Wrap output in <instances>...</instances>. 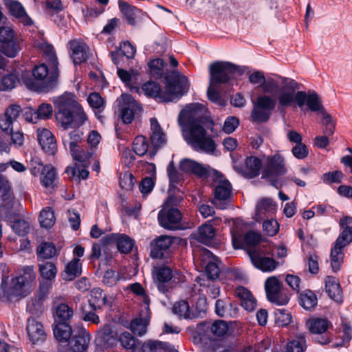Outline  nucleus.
I'll return each mask as SVG.
<instances>
[{"label": "nucleus", "mask_w": 352, "mask_h": 352, "mask_svg": "<svg viewBox=\"0 0 352 352\" xmlns=\"http://www.w3.org/2000/svg\"><path fill=\"white\" fill-rule=\"evenodd\" d=\"M153 278L160 292L164 293L168 289L165 283L172 280L173 273L168 267H160L153 270Z\"/></svg>", "instance_id": "nucleus-32"}, {"label": "nucleus", "mask_w": 352, "mask_h": 352, "mask_svg": "<svg viewBox=\"0 0 352 352\" xmlns=\"http://www.w3.org/2000/svg\"><path fill=\"white\" fill-rule=\"evenodd\" d=\"M275 322L280 327L289 324L292 322V316L289 311L284 309H278L274 311Z\"/></svg>", "instance_id": "nucleus-60"}, {"label": "nucleus", "mask_w": 352, "mask_h": 352, "mask_svg": "<svg viewBox=\"0 0 352 352\" xmlns=\"http://www.w3.org/2000/svg\"><path fill=\"white\" fill-rule=\"evenodd\" d=\"M55 338L60 342L67 341L72 335V328L66 322H58L54 328Z\"/></svg>", "instance_id": "nucleus-50"}, {"label": "nucleus", "mask_w": 352, "mask_h": 352, "mask_svg": "<svg viewBox=\"0 0 352 352\" xmlns=\"http://www.w3.org/2000/svg\"><path fill=\"white\" fill-rule=\"evenodd\" d=\"M0 197L3 202L5 203V206L9 205L13 199L9 182L1 177H0Z\"/></svg>", "instance_id": "nucleus-56"}, {"label": "nucleus", "mask_w": 352, "mask_h": 352, "mask_svg": "<svg viewBox=\"0 0 352 352\" xmlns=\"http://www.w3.org/2000/svg\"><path fill=\"white\" fill-rule=\"evenodd\" d=\"M232 228H231L232 241L233 247L239 249L242 247L243 222L241 219L232 220Z\"/></svg>", "instance_id": "nucleus-44"}, {"label": "nucleus", "mask_w": 352, "mask_h": 352, "mask_svg": "<svg viewBox=\"0 0 352 352\" xmlns=\"http://www.w3.org/2000/svg\"><path fill=\"white\" fill-rule=\"evenodd\" d=\"M261 168V160L256 157H249L245 160V167L239 170L243 175L254 177L258 175Z\"/></svg>", "instance_id": "nucleus-43"}, {"label": "nucleus", "mask_w": 352, "mask_h": 352, "mask_svg": "<svg viewBox=\"0 0 352 352\" xmlns=\"http://www.w3.org/2000/svg\"><path fill=\"white\" fill-rule=\"evenodd\" d=\"M248 80L253 85L260 86L265 94L276 93L279 90L298 91L300 87V85L292 78L280 76L265 77L264 73L261 71L250 74Z\"/></svg>", "instance_id": "nucleus-4"}, {"label": "nucleus", "mask_w": 352, "mask_h": 352, "mask_svg": "<svg viewBox=\"0 0 352 352\" xmlns=\"http://www.w3.org/2000/svg\"><path fill=\"white\" fill-rule=\"evenodd\" d=\"M244 70L229 62L217 61L210 65V82L211 85L226 83L236 74L242 75Z\"/></svg>", "instance_id": "nucleus-8"}, {"label": "nucleus", "mask_w": 352, "mask_h": 352, "mask_svg": "<svg viewBox=\"0 0 352 352\" xmlns=\"http://www.w3.org/2000/svg\"><path fill=\"white\" fill-rule=\"evenodd\" d=\"M119 103L120 116L125 124L131 123L134 116L140 111V105L130 95L123 94L117 100Z\"/></svg>", "instance_id": "nucleus-16"}, {"label": "nucleus", "mask_w": 352, "mask_h": 352, "mask_svg": "<svg viewBox=\"0 0 352 352\" xmlns=\"http://www.w3.org/2000/svg\"><path fill=\"white\" fill-rule=\"evenodd\" d=\"M117 73L121 80L125 83L131 91L140 94V87L135 85L139 76V73L137 70L131 69L130 71H126L118 68Z\"/></svg>", "instance_id": "nucleus-35"}, {"label": "nucleus", "mask_w": 352, "mask_h": 352, "mask_svg": "<svg viewBox=\"0 0 352 352\" xmlns=\"http://www.w3.org/2000/svg\"><path fill=\"white\" fill-rule=\"evenodd\" d=\"M173 242V238L162 235L151 243V256L154 258H161L163 251L168 249Z\"/></svg>", "instance_id": "nucleus-29"}, {"label": "nucleus", "mask_w": 352, "mask_h": 352, "mask_svg": "<svg viewBox=\"0 0 352 352\" xmlns=\"http://www.w3.org/2000/svg\"><path fill=\"white\" fill-rule=\"evenodd\" d=\"M41 292L49 293L58 274L57 263L53 261H37Z\"/></svg>", "instance_id": "nucleus-9"}, {"label": "nucleus", "mask_w": 352, "mask_h": 352, "mask_svg": "<svg viewBox=\"0 0 352 352\" xmlns=\"http://www.w3.org/2000/svg\"><path fill=\"white\" fill-rule=\"evenodd\" d=\"M52 67L54 72L52 74H50L45 65L41 64L35 67L32 71L34 79L42 84H50L52 81L54 80L58 76L57 66H52Z\"/></svg>", "instance_id": "nucleus-33"}, {"label": "nucleus", "mask_w": 352, "mask_h": 352, "mask_svg": "<svg viewBox=\"0 0 352 352\" xmlns=\"http://www.w3.org/2000/svg\"><path fill=\"white\" fill-rule=\"evenodd\" d=\"M325 288L329 296L338 302L342 299V292L338 279L333 276H327L325 280Z\"/></svg>", "instance_id": "nucleus-41"}, {"label": "nucleus", "mask_w": 352, "mask_h": 352, "mask_svg": "<svg viewBox=\"0 0 352 352\" xmlns=\"http://www.w3.org/2000/svg\"><path fill=\"white\" fill-rule=\"evenodd\" d=\"M179 169L185 173H192L199 177H204L208 173V167L190 160L184 159L179 163Z\"/></svg>", "instance_id": "nucleus-36"}, {"label": "nucleus", "mask_w": 352, "mask_h": 352, "mask_svg": "<svg viewBox=\"0 0 352 352\" xmlns=\"http://www.w3.org/2000/svg\"><path fill=\"white\" fill-rule=\"evenodd\" d=\"M5 5L10 14L25 25L32 23L31 18L27 14L22 4L15 0H5Z\"/></svg>", "instance_id": "nucleus-24"}, {"label": "nucleus", "mask_w": 352, "mask_h": 352, "mask_svg": "<svg viewBox=\"0 0 352 352\" xmlns=\"http://www.w3.org/2000/svg\"><path fill=\"white\" fill-rule=\"evenodd\" d=\"M248 253L252 265L263 272H271L278 265V263L272 257L267 256L261 248L249 250Z\"/></svg>", "instance_id": "nucleus-15"}, {"label": "nucleus", "mask_w": 352, "mask_h": 352, "mask_svg": "<svg viewBox=\"0 0 352 352\" xmlns=\"http://www.w3.org/2000/svg\"><path fill=\"white\" fill-rule=\"evenodd\" d=\"M194 258L199 262L201 267L205 268V272L208 280L217 278L220 274V268L217 258L207 249L201 248L194 251Z\"/></svg>", "instance_id": "nucleus-11"}, {"label": "nucleus", "mask_w": 352, "mask_h": 352, "mask_svg": "<svg viewBox=\"0 0 352 352\" xmlns=\"http://www.w3.org/2000/svg\"><path fill=\"white\" fill-rule=\"evenodd\" d=\"M39 47L41 50L44 53V54L46 56L48 60L51 62L52 66L56 67L58 64L57 58L54 52L53 47L45 42H43L40 43Z\"/></svg>", "instance_id": "nucleus-64"}, {"label": "nucleus", "mask_w": 352, "mask_h": 352, "mask_svg": "<svg viewBox=\"0 0 352 352\" xmlns=\"http://www.w3.org/2000/svg\"><path fill=\"white\" fill-rule=\"evenodd\" d=\"M300 305L305 309H311L317 305V298L311 290L302 292L299 296Z\"/></svg>", "instance_id": "nucleus-53"}, {"label": "nucleus", "mask_w": 352, "mask_h": 352, "mask_svg": "<svg viewBox=\"0 0 352 352\" xmlns=\"http://www.w3.org/2000/svg\"><path fill=\"white\" fill-rule=\"evenodd\" d=\"M215 236V230L212 227L211 223L202 225L199 228V239L206 245L211 243Z\"/></svg>", "instance_id": "nucleus-49"}, {"label": "nucleus", "mask_w": 352, "mask_h": 352, "mask_svg": "<svg viewBox=\"0 0 352 352\" xmlns=\"http://www.w3.org/2000/svg\"><path fill=\"white\" fill-rule=\"evenodd\" d=\"M56 120L63 128L67 129L73 121L72 112L79 105L76 97L72 93H65L54 100Z\"/></svg>", "instance_id": "nucleus-7"}, {"label": "nucleus", "mask_w": 352, "mask_h": 352, "mask_svg": "<svg viewBox=\"0 0 352 352\" xmlns=\"http://www.w3.org/2000/svg\"><path fill=\"white\" fill-rule=\"evenodd\" d=\"M72 117L73 121L69 124V128L80 126L87 120L86 114L85 113L80 104L77 107V108H76L75 111L72 112Z\"/></svg>", "instance_id": "nucleus-63"}, {"label": "nucleus", "mask_w": 352, "mask_h": 352, "mask_svg": "<svg viewBox=\"0 0 352 352\" xmlns=\"http://www.w3.org/2000/svg\"><path fill=\"white\" fill-rule=\"evenodd\" d=\"M74 315L73 309L67 304L60 303L54 307V318L59 322H66L69 320Z\"/></svg>", "instance_id": "nucleus-45"}, {"label": "nucleus", "mask_w": 352, "mask_h": 352, "mask_svg": "<svg viewBox=\"0 0 352 352\" xmlns=\"http://www.w3.org/2000/svg\"><path fill=\"white\" fill-rule=\"evenodd\" d=\"M129 287H130L131 290L132 291V292L133 294H136L137 296H140L141 300L143 301V302H144V308L143 309H148L149 302H150V299H149L148 296L146 294L144 289H143L142 285L140 283H136L131 284L129 286Z\"/></svg>", "instance_id": "nucleus-62"}, {"label": "nucleus", "mask_w": 352, "mask_h": 352, "mask_svg": "<svg viewBox=\"0 0 352 352\" xmlns=\"http://www.w3.org/2000/svg\"><path fill=\"white\" fill-rule=\"evenodd\" d=\"M122 346L129 352H134L136 346L135 338L129 332H123L119 336Z\"/></svg>", "instance_id": "nucleus-59"}, {"label": "nucleus", "mask_w": 352, "mask_h": 352, "mask_svg": "<svg viewBox=\"0 0 352 352\" xmlns=\"http://www.w3.org/2000/svg\"><path fill=\"white\" fill-rule=\"evenodd\" d=\"M82 272V265L78 258H73L65 266L61 276L63 280L67 281H72L76 277L80 275Z\"/></svg>", "instance_id": "nucleus-42"}, {"label": "nucleus", "mask_w": 352, "mask_h": 352, "mask_svg": "<svg viewBox=\"0 0 352 352\" xmlns=\"http://www.w3.org/2000/svg\"><path fill=\"white\" fill-rule=\"evenodd\" d=\"M56 221L54 212L50 207L44 208L40 213L39 223L43 228H50Z\"/></svg>", "instance_id": "nucleus-55"}, {"label": "nucleus", "mask_w": 352, "mask_h": 352, "mask_svg": "<svg viewBox=\"0 0 352 352\" xmlns=\"http://www.w3.org/2000/svg\"><path fill=\"white\" fill-rule=\"evenodd\" d=\"M70 56L74 64H81L88 58L89 47L82 39H73L69 42Z\"/></svg>", "instance_id": "nucleus-19"}, {"label": "nucleus", "mask_w": 352, "mask_h": 352, "mask_svg": "<svg viewBox=\"0 0 352 352\" xmlns=\"http://www.w3.org/2000/svg\"><path fill=\"white\" fill-rule=\"evenodd\" d=\"M168 200L163 206L162 209L158 214V221L160 224L167 229L175 228V225L177 223L182 219L180 212L175 208H170Z\"/></svg>", "instance_id": "nucleus-18"}, {"label": "nucleus", "mask_w": 352, "mask_h": 352, "mask_svg": "<svg viewBox=\"0 0 352 352\" xmlns=\"http://www.w3.org/2000/svg\"><path fill=\"white\" fill-rule=\"evenodd\" d=\"M102 241L104 244L116 243L118 250L122 253L130 252L134 246L133 240L124 234H108Z\"/></svg>", "instance_id": "nucleus-20"}, {"label": "nucleus", "mask_w": 352, "mask_h": 352, "mask_svg": "<svg viewBox=\"0 0 352 352\" xmlns=\"http://www.w3.org/2000/svg\"><path fill=\"white\" fill-rule=\"evenodd\" d=\"M150 138L153 146L155 148L162 146L166 143L167 139L159 122L155 118H151Z\"/></svg>", "instance_id": "nucleus-30"}, {"label": "nucleus", "mask_w": 352, "mask_h": 352, "mask_svg": "<svg viewBox=\"0 0 352 352\" xmlns=\"http://www.w3.org/2000/svg\"><path fill=\"white\" fill-rule=\"evenodd\" d=\"M118 6L128 23L134 25L135 24V19L140 10L122 0H119Z\"/></svg>", "instance_id": "nucleus-46"}, {"label": "nucleus", "mask_w": 352, "mask_h": 352, "mask_svg": "<svg viewBox=\"0 0 352 352\" xmlns=\"http://www.w3.org/2000/svg\"><path fill=\"white\" fill-rule=\"evenodd\" d=\"M49 293L45 294H43L40 290V287L38 289V294L36 296L29 299L27 303L26 310L32 316H40L44 311L43 300L46 298Z\"/></svg>", "instance_id": "nucleus-37"}, {"label": "nucleus", "mask_w": 352, "mask_h": 352, "mask_svg": "<svg viewBox=\"0 0 352 352\" xmlns=\"http://www.w3.org/2000/svg\"><path fill=\"white\" fill-rule=\"evenodd\" d=\"M64 129L62 133V141L67 149H69L71 154L78 149L82 140V133L79 131L74 130L71 132Z\"/></svg>", "instance_id": "nucleus-31"}, {"label": "nucleus", "mask_w": 352, "mask_h": 352, "mask_svg": "<svg viewBox=\"0 0 352 352\" xmlns=\"http://www.w3.org/2000/svg\"><path fill=\"white\" fill-rule=\"evenodd\" d=\"M144 313L141 314L139 318L134 319L131 324L130 329L138 336H142L146 332L147 325L149 322V308L144 309Z\"/></svg>", "instance_id": "nucleus-38"}, {"label": "nucleus", "mask_w": 352, "mask_h": 352, "mask_svg": "<svg viewBox=\"0 0 352 352\" xmlns=\"http://www.w3.org/2000/svg\"><path fill=\"white\" fill-rule=\"evenodd\" d=\"M182 131L184 140L194 150L207 153L214 151L216 145L204 129V124L184 126Z\"/></svg>", "instance_id": "nucleus-5"}, {"label": "nucleus", "mask_w": 352, "mask_h": 352, "mask_svg": "<svg viewBox=\"0 0 352 352\" xmlns=\"http://www.w3.org/2000/svg\"><path fill=\"white\" fill-rule=\"evenodd\" d=\"M0 43H1V51L5 55L14 57L17 54L19 47L15 34L11 28H0Z\"/></svg>", "instance_id": "nucleus-17"}, {"label": "nucleus", "mask_w": 352, "mask_h": 352, "mask_svg": "<svg viewBox=\"0 0 352 352\" xmlns=\"http://www.w3.org/2000/svg\"><path fill=\"white\" fill-rule=\"evenodd\" d=\"M190 84L188 78L182 75L169 78L166 88L162 91L160 86L153 81H148L140 87V93L153 98H159L163 102H172L180 98L189 89Z\"/></svg>", "instance_id": "nucleus-2"}, {"label": "nucleus", "mask_w": 352, "mask_h": 352, "mask_svg": "<svg viewBox=\"0 0 352 352\" xmlns=\"http://www.w3.org/2000/svg\"><path fill=\"white\" fill-rule=\"evenodd\" d=\"M166 344L157 340H148L142 346V352H165Z\"/></svg>", "instance_id": "nucleus-58"}, {"label": "nucleus", "mask_w": 352, "mask_h": 352, "mask_svg": "<svg viewBox=\"0 0 352 352\" xmlns=\"http://www.w3.org/2000/svg\"><path fill=\"white\" fill-rule=\"evenodd\" d=\"M210 330L214 336L223 337L228 332L229 327L223 320H216L210 325Z\"/></svg>", "instance_id": "nucleus-61"}, {"label": "nucleus", "mask_w": 352, "mask_h": 352, "mask_svg": "<svg viewBox=\"0 0 352 352\" xmlns=\"http://www.w3.org/2000/svg\"><path fill=\"white\" fill-rule=\"evenodd\" d=\"M16 278L28 285L32 289H34L36 275L32 265L23 267L21 269V274Z\"/></svg>", "instance_id": "nucleus-51"}, {"label": "nucleus", "mask_w": 352, "mask_h": 352, "mask_svg": "<svg viewBox=\"0 0 352 352\" xmlns=\"http://www.w3.org/2000/svg\"><path fill=\"white\" fill-rule=\"evenodd\" d=\"M36 133L43 150L50 155H54L57 151V144L52 133L47 129H38Z\"/></svg>", "instance_id": "nucleus-23"}, {"label": "nucleus", "mask_w": 352, "mask_h": 352, "mask_svg": "<svg viewBox=\"0 0 352 352\" xmlns=\"http://www.w3.org/2000/svg\"><path fill=\"white\" fill-rule=\"evenodd\" d=\"M197 283H195L192 288L194 294H203L204 292L212 298H216L220 294V289L218 286H216L208 279L203 278H197Z\"/></svg>", "instance_id": "nucleus-25"}, {"label": "nucleus", "mask_w": 352, "mask_h": 352, "mask_svg": "<svg viewBox=\"0 0 352 352\" xmlns=\"http://www.w3.org/2000/svg\"><path fill=\"white\" fill-rule=\"evenodd\" d=\"M263 177L272 178L285 175L287 168L284 157L279 153L263 157Z\"/></svg>", "instance_id": "nucleus-12"}, {"label": "nucleus", "mask_w": 352, "mask_h": 352, "mask_svg": "<svg viewBox=\"0 0 352 352\" xmlns=\"http://www.w3.org/2000/svg\"><path fill=\"white\" fill-rule=\"evenodd\" d=\"M297 91L279 90L272 94V96L263 94L258 96L252 101L251 120L258 123L267 122L276 105L281 111L289 107H296Z\"/></svg>", "instance_id": "nucleus-1"}, {"label": "nucleus", "mask_w": 352, "mask_h": 352, "mask_svg": "<svg viewBox=\"0 0 352 352\" xmlns=\"http://www.w3.org/2000/svg\"><path fill=\"white\" fill-rule=\"evenodd\" d=\"M267 299L277 305H285L289 302L288 295L284 292L280 280L276 276H270L265 282Z\"/></svg>", "instance_id": "nucleus-13"}, {"label": "nucleus", "mask_w": 352, "mask_h": 352, "mask_svg": "<svg viewBox=\"0 0 352 352\" xmlns=\"http://www.w3.org/2000/svg\"><path fill=\"white\" fill-rule=\"evenodd\" d=\"M56 178L54 168L50 165L42 166L41 182L45 187H52Z\"/></svg>", "instance_id": "nucleus-52"}, {"label": "nucleus", "mask_w": 352, "mask_h": 352, "mask_svg": "<svg viewBox=\"0 0 352 352\" xmlns=\"http://www.w3.org/2000/svg\"><path fill=\"white\" fill-rule=\"evenodd\" d=\"M276 210V206L270 198L260 199L256 206L255 219L257 221L272 215Z\"/></svg>", "instance_id": "nucleus-28"}, {"label": "nucleus", "mask_w": 352, "mask_h": 352, "mask_svg": "<svg viewBox=\"0 0 352 352\" xmlns=\"http://www.w3.org/2000/svg\"><path fill=\"white\" fill-rule=\"evenodd\" d=\"M235 294L240 300L241 305L245 310L252 311L256 309V300L248 289L243 287H239L236 289Z\"/></svg>", "instance_id": "nucleus-34"}, {"label": "nucleus", "mask_w": 352, "mask_h": 352, "mask_svg": "<svg viewBox=\"0 0 352 352\" xmlns=\"http://www.w3.org/2000/svg\"><path fill=\"white\" fill-rule=\"evenodd\" d=\"M173 312L185 319H191L194 316L192 313L191 308L186 300H179L176 302L173 307Z\"/></svg>", "instance_id": "nucleus-47"}, {"label": "nucleus", "mask_w": 352, "mask_h": 352, "mask_svg": "<svg viewBox=\"0 0 352 352\" xmlns=\"http://www.w3.org/2000/svg\"><path fill=\"white\" fill-rule=\"evenodd\" d=\"M206 120V109L199 104L194 103L186 106L179 113V124L182 127L192 124H204Z\"/></svg>", "instance_id": "nucleus-10"}, {"label": "nucleus", "mask_w": 352, "mask_h": 352, "mask_svg": "<svg viewBox=\"0 0 352 352\" xmlns=\"http://www.w3.org/2000/svg\"><path fill=\"white\" fill-rule=\"evenodd\" d=\"M342 232L331 251V265L333 271L340 269L343 260L342 248L352 241V217H345L340 220Z\"/></svg>", "instance_id": "nucleus-6"}, {"label": "nucleus", "mask_w": 352, "mask_h": 352, "mask_svg": "<svg viewBox=\"0 0 352 352\" xmlns=\"http://www.w3.org/2000/svg\"><path fill=\"white\" fill-rule=\"evenodd\" d=\"M307 326L312 333L322 334L332 327L330 321L323 318H311L307 321Z\"/></svg>", "instance_id": "nucleus-39"}, {"label": "nucleus", "mask_w": 352, "mask_h": 352, "mask_svg": "<svg viewBox=\"0 0 352 352\" xmlns=\"http://www.w3.org/2000/svg\"><path fill=\"white\" fill-rule=\"evenodd\" d=\"M37 261H50L58 254L55 245L52 242H42L36 248Z\"/></svg>", "instance_id": "nucleus-40"}, {"label": "nucleus", "mask_w": 352, "mask_h": 352, "mask_svg": "<svg viewBox=\"0 0 352 352\" xmlns=\"http://www.w3.org/2000/svg\"><path fill=\"white\" fill-rule=\"evenodd\" d=\"M26 330L30 340L33 344L43 342L46 339V333L43 324L33 317L28 319Z\"/></svg>", "instance_id": "nucleus-21"}, {"label": "nucleus", "mask_w": 352, "mask_h": 352, "mask_svg": "<svg viewBox=\"0 0 352 352\" xmlns=\"http://www.w3.org/2000/svg\"><path fill=\"white\" fill-rule=\"evenodd\" d=\"M306 348V340L303 334H298L296 339L289 341L286 345L287 352H304Z\"/></svg>", "instance_id": "nucleus-54"}, {"label": "nucleus", "mask_w": 352, "mask_h": 352, "mask_svg": "<svg viewBox=\"0 0 352 352\" xmlns=\"http://www.w3.org/2000/svg\"><path fill=\"white\" fill-rule=\"evenodd\" d=\"M21 111V107L19 105H10L0 116V129L6 133L12 131L14 122L19 116Z\"/></svg>", "instance_id": "nucleus-22"}, {"label": "nucleus", "mask_w": 352, "mask_h": 352, "mask_svg": "<svg viewBox=\"0 0 352 352\" xmlns=\"http://www.w3.org/2000/svg\"><path fill=\"white\" fill-rule=\"evenodd\" d=\"M32 289L28 285L16 276L11 280L6 289V293L9 297L23 298L30 294Z\"/></svg>", "instance_id": "nucleus-26"}, {"label": "nucleus", "mask_w": 352, "mask_h": 352, "mask_svg": "<svg viewBox=\"0 0 352 352\" xmlns=\"http://www.w3.org/2000/svg\"><path fill=\"white\" fill-rule=\"evenodd\" d=\"M232 186L226 179L219 177V179L216 182L214 189V198L212 201V204L217 208L224 210L227 208L230 199L231 198Z\"/></svg>", "instance_id": "nucleus-14"}, {"label": "nucleus", "mask_w": 352, "mask_h": 352, "mask_svg": "<svg viewBox=\"0 0 352 352\" xmlns=\"http://www.w3.org/2000/svg\"><path fill=\"white\" fill-rule=\"evenodd\" d=\"M296 107L304 109L305 107L311 112H316L322 116V124L325 125L324 133L332 135L334 133V122L332 117L325 111L322 99L314 90L297 91Z\"/></svg>", "instance_id": "nucleus-3"}, {"label": "nucleus", "mask_w": 352, "mask_h": 352, "mask_svg": "<svg viewBox=\"0 0 352 352\" xmlns=\"http://www.w3.org/2000/svg\"><path fill=\"white\" fill-rule=\"evenodd\" d=\"M148 146V142L144 136H137L133 141V151L139 156L146 154Z\"/></svg>", "instance_id": "nucleus-57"}, {"label": "nucleus", "mask_w": 352, "mask_h": 352, "mask_svg": "<svg viewBox=\"0 0 352 352\" xmlns=\"http://www.w3.org/2000/svg\"><path fill=\"white\" fill-rule=\"evenodd\" d=\"M106 298L107 296L102 289L94 288L91 292L89 302L93 309H100L106 304Z\"/></svg>", "instance_id": "nucleus-48"}, {"label": "nucleus", "mask_w": 352, "mask_h": 352, "mask_svg": "<svg viewBox=\"0 0 352 352\" xmlns=\"http://www.w3.org/2000/svg\"><path fill=\"white\" fill-rule=\"evenodd\" d=\"M90 341V335L85 329H80L70 341L72 352H86Z\"/></svg>", "instance_id": "nucleus-27"}]
</instances>
